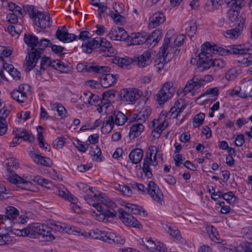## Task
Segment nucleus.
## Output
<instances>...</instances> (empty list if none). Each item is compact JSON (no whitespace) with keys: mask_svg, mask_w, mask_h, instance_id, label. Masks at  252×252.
Wrapping results in <instances>:
<instances>
[{"mask_svg":"<svg viewBox=\"0 0 252 252\" xmlns=\"http://www.w3.org/2000/svg\"><path fill=\"white\" fill-rule=\"evenodd\" d=\"M24 40L28 46V55L26 58L24 65L29 71L34 68L40 58V51L37 49L38 39L36 36L31 34H25Z\"/></svg>","mask_w":252,"mask_h":252,"instance_id":"obj_1","label":"nucleus"},{"mask_svg":"<svg viewBox=\"0 0 252 252\" xmlns=\"http://www.w3.org/2000/svg\"><path fill=\"white\" fill-rule=\"evenodd\" d=\"M240 9L231 6V8L227 12V17L231 26L234 28L227 30L224 34V36L230 39L237 38L241 33L245 24V19L239 15Z\"/></svg>","mask_w":252,"mask_h":252,"instance_id":"obj_2","label":"nucleus"},{"mask_svg":"<svg viewBox=\"0 0 252 252\" xmlns=\"http://www.w3.org/2000/svg\"><path fill=\"white\" fill-rule=\"evenodd\" d=\"M201 52L198 54V59L197 62L198 66L202 68H207L208 63H206L211 61L212 54H218L222 55L224 53V49L216 45H212L209 42L204 43L201 46Z\"/></svg>","mask_w":252,"mask_h":252,"instance_id":"obj_3","label":"nucleus"},{"mask_svg":"<svg viewBox=\"0 0 252 252\" xmlns=\"http://www.w3.org/2000/svg\"><path fill=\"white\" fill-rule=\"evenodd\" d=\"M86 69L89 71H93L95 73L102 74L100 83L104 88H108L114 84L117 80L116 76L114 74L108 73L109 68L107 66L96 65L94 64H88Z\"/></svg>","mask_w":252,"mask_h":252,"instance_id":"obj_4","label":"nucleus"},{"mask_svg":"<svg viewBox=\"0 0 252 252\" xmlns=\"http://www.w3.org/2000/svg\"><path fill=\"white\" fill-rule=\"evenodd\" d=\"M248 48H245L244 45L241 44L231 45L226 49L228 53L239 55L238 62L244 67L252 64V54L248 53Z\"/></svg>","mask_w":252,"mask_h":252,"instance_id":"obj_5","label":"nucleus"},{"mask_svg":"<svg viewBox=\"0 0 252 252\" xmlns=\"http://www.w3.org/2000/svg\"><path fill=\"white\" fill-rule=\"evenodd\" d=\"M6 165L7 167V170L8 172V174L7 175L8 181L17 185L19 187H21L22 189L23 188V185L30 183V182L21 177L15 173V170H16L19 166V163L16 159L13 158L8 159Z\"/></svg>","mask_w":252,"mask_h":252,"instance_id":"obj_6","label":"nucleus"},{"mask_svg":"<svg viewBox=\"0 0 252 252\" xmlns=\"http://www.w3.org/2000/svg\"><path fill=\"white\" fill-rule=\"evenodd\" d=\"M43 224L38 223H33L28 227V237L35 238L38 237L42 241H51L55 239L54 236L49 230L44 228Z\"/></svg>","mask_w":252,"mask_h":252,"instance_id":"obj_7","label":"nucleus"},{"mask_svg":"<svg viewBox=\"0 0 252 252\" xmlns=\"http://www.w3.org/2000/svg\"><path fill=\"white\" fill-rule=\"evenodd\" d=\"M28 11L30 16L34 20L36 26L41 29H46L51 26V18L48 14L38 11L33 5H30Z\"/></svg>","mask_w":252,"mask_h":252,"instance_id":"obj_8","label":"nucleus"},{"mask_svg":"<svg viewBox=\"0 0 252 252\" xmlns=\"http://www.w3.org/2000/svg\"><path fill=\"white\" fill-rule=\"evenodd\" d=\"M97 52L105 57H112L116 54L117 51L113 47L111 42L105 38H100Z\"/></svg>","mask_w":252,"mask_h":252,"instance_id":"obj_9","label":"nucleus"},{"mask_svg":"<svg viewBox=\"0 0 252 252\" xmlns=\"http://www.w3.org/2000/svg\"><path fill=\"white\" fill-rule=\"evenodd\" d=\"M142 95V92L139 90L133 89H124L121 92V96L123 101L133 102L139 99Z\"/></svg>","mask_w":252,"mask_h":252,"instance_id":"obj_10","label":"nucleus"},{"mask_svg":"<svg viewBox=\"0 0 252 252\" xmlns=\"http://www.w3.org/2000/svg\"><path fill=\"white\" fill-rule=\"evenodd\" d=\"M118 211L120 219L125 225L135 227H139L141 226L139 221L131 214L126 212L122 209H119Z\"/></svg>","mask_w":252,"mask_h":252,"instance_id":"obj_11","label":"nucleus"},{"mask_svg":"<svg viewBox=\"0 0 252 252\" xmlns=\"http://www.w3.org/2000/svg\"><path fill=\"white\" fill-rule=\"evenodd\" d=\"M170 42V38L166 37L164 39V43L158 52V55H159L160 57H162V60L164 61V63L169 62L174 57V47L170 46V52H166V51L168 50V44H169Z\"/></svg>","mask_w":252,"mask_h":252,"instance_id":"obj_12","label":"nucleus"},{"mask_svg":"<svg viewBox=\"0 0 252 252\" xmlns=\"http://www.w3.org/2000/svg\"><path fill=\"white\" fill-rule=\"evenodd\" d=\"M149 34L146 32H141L132 33L131 36H128L127 42L129 45H136L146 43L148 44V39Z\"/></svg>","mask_w":252,"mask_h":252,"instance_id":"obj_13","label":"nucleus"},{"mask_svg":"<svg viewBox=\"0 0 252 252\" xmlns=\"http://www.w3.org/2000/svg\"><path fill=\"white\" fill-rule=\"evenodd\" d=\"M56 38L60 41L64 42H70L77 38L74 34L69 33L65 26L59 27L56 32Z\"/></svg>","mask_w":252,"mask_h":252,"instance_id":"obj_14","label":"nucleus"},{"mask_svg":"<svg viewBox=\"0 0 252 252\" xmlns=\"http://www.w3.org/2000/svg\"><path fill=\"white\" fill-rule=\"evenodd\" d=\"M108 36L114 40H126L128 35L126 32L122 28L118 26L113 27L109 31Z\"/></svg>","mask_w":252,"mask_h":252,"instance_id":"obj_15","label":"nucleus"},{"mask_svg":"<svg viewBox=\"0 0 252 252\" xmlns=\"http://www.w3.org/2000/svg\"><path fill=\"white\" fill-rule=\"evenodd\" d=\"M147 190L148 193L155 201L160 203L163 200L162 193L159 187L154 182H149Z\"/></svg>","mask_w":252,"mask_h":252,"instance_id":"obj_16","label":"nucleus"},{"mask_svg":"<svg viewBox=\"0 0 252 252\" xmlns=\"http://www.w3.org/2000/svg\"><path fill=\"white\" fill-rule=\"evenodd\" d=\"M202 81L200 78H198L196 76H194L188 82L184 88L183 91L185 94L191 93L192 95H194L195 92L200 89L202 86H203Z\"/></svg>","mask_w":252,"mask_h":252,"instance_id":"obj_17","label":"nucleus"},{"mask_svg":"<svg viewBox=\"0 0 252 252\" xmlns=\"http://www.w3.org/2000/svg\"><path fill=\"white\" fill-rule=\"evenodd\" d=\"M76 232L85 237H91L94 239H99L105 242H107L109 234V232L102 231L97 229L91 230L89 233L81 232L80 231H76Z\"/></svg>","mask_w":252,"mask_h":252,"instance_id":"obj_18","label":"nucleus"},{"mask_svg":"<svg viewBox=\"0 0 252 252\" xmlns=\"http://www.w3.org/2000/svg\"><path fill=\"white\" fill-rule=\"evenodd\" d=\"M133 61L137 63L140 67H144L149 65L152 63L151 51L147 50L139 56L134 57Z\"/></svg>","mask_w":252,"mask_h":252,"instance_id":"obj_19","label":"nucleus"},{"mask_svg":"<svg viewBox=\"0 0 252 252\" xmlns=\"http://www.w3.org/2000/svg\"><path fill=\"white\" fill-rule=\"evenodd\" d=\"M103 203L106 206L107 208L106 209V211H104V212L102 209H98L97 211L100 213V215H102L104 217H107L108 218H113L116 216L117 212L114 209L116 207V205L113 202L107 201H105V202H104L103 201Z\"/></svg>","mask_w":252,"mask_h":252,"instance_id":"obj_20","label":"nucleus"},{"mask_svg":"<svg viewBox=\"0 0 252 252\" xmlns=\"http://www.w3.org/2000/svg\"><path fill=\"white\" fill-rule=\"evenodd\" d=\"M151 109L149 106L144 107L137 114L133 115V119L140 123L145 122L150 116Z\"/></svg>","mask_w":252,"mask_h":252,"instance_id":"obj_21","label":"nucleus"},{"mask_svg":"<svg viewBox=\"0 0 252 252\" xmlns=\"http://www.w3.org/2000/svg\"><path fill=\"white\" fill-rule=\"evenodd\" d=\"M165 20L164 14L161 12L154 13L150 18L149 27L154 28L163 23Z\"/></svg>","mask_w":252,"mask_h":252,"instance_id":"obj_22","label":"nucleus"},{"mask_svg":"<svg viewBox=\"0 0 252 252\" xmlns=\"http://www.w3.org/2000/svg\"><path fill=\"white\" fill-rule=\"evenodd\" d=\"M100 38L97 40L96 38L89 39L86 42L82 45L83 52L87 54H90L93 50L98 48Z\"/></svg>","mask_w":252,"mask_h":252,"instance_id":"obj_23","label":"nucleus"},{"mask_svg":"<svg viewBox=\"0 0 252 252\" xmlns=\"http://www.w3.org/2000/svg\"><path fill=\"white\" fill-rule=\"evenodd\" d=\"M112 118V122L118 126L123 125L127 120V117L120 111H114L112 115L108 117Z\"/></svg>","mask_w":252,"mask_h":252,"instance_id":"obj_24","label":"nucleus"},{"mask_svg":"<svg viewBox=\"0 0 252 252\" xmlns=\"http://www.w3.org/2000/svg\"><path fill=\"white\" fill-rule=\"evenodd\" d=\"M144 129V126L139 122H138L137 124L133 125L131 126L129 132V137L130 139L132 140L139 136V135H140L143 131Z\"/></svg>","mask_w":252,"mask_h":252,"instance_id":"obj_25","label":"nucleus"},{"mask_svg":"<svg viewBox=\"0 0 252 252\" xmlns=\"http://www.w3.org/2000/svg\"><path fill=\"white\" fill-rule=\"evenodd\" d=\"M5 214L4 221L13 220L19 216V212L14 207L9 206L5 208Z\"/></svg>","mask_w":252,"mask_h":252,"instance_id":"obj_26","label":"nucleus"},{"mask_svg":"<svg viewBox=\"0 0 252 252\" xmlns=\"http://www.w3.org/2000/svg\"><path fill=\"white\" fill-rule=\"evenodd\" d=\"M143 156V151L141 149L136 148L132 150L129 155V159L133 163L140 162Z\"/></svg>","mask_w":252,"mask_h":252,"instance_id":"obj_27","label":"nucleus"},{"mask_svg":"<svg viewBox=\"0 0 252 252\" xmlns=\"http://www.w3.org/2000/svg\"><path fill=\"white\" fill-rule=\"evenodd\" d=\"M158 149L155 146H151L149 148V152L150 157L148 158V155L145 158H147L149 162L152 165H156L158 164L157 161V153L158 152Z\"/></svg>","mask_w":252,"mask_h":252,"instance_id":"obj_28","label":"nucleus"},{"mask_svg":"<svg viewBox=\"0 0 252 252\" xmlns=\"http://www.w3.org/2000/svg\"><path fill=\"white\" fill-rule=\"evenodd\" d=\"M161 37V31L159 29H156L153 31L148 39V44L155 46Z\"/></svg>","mask_w":252,"mask_h":252,"instance_id":"obj_29","label":"nucleus"},{"mask_svg":"<svg viewBox=\"0 0 252 252\" xmlns=\"http://www.w3.org/2000/svg\"><path fill=\"white\" fill-rule=\"evenodd\" d=\"M106 242L109 244L122 245L125 243L126 240L122 236H117L114 233L109 232Z\"/></svg>","mask_w":252,"mask_h":252,"instance_id":"obj_30","label":"nucleus"},{"mask_svg":"<svg viewBox=\"0 0 252 252\" xmlns=\"http://www.w3.org/2000/svg\"><path fill=\"white\" fill-rule=\"evenodd\" d=\"M134 62L133 60L129 57L120 58L115 57L113 59V63L118 65L122 67H126L128 65L131 64Z\"/></svg>","mask_w":252,"mask_h":252,"instance_id":"obj_31","label":"nucleus"},{"mask_svg":"<svg viewBox=\"0 0 252 252\" xmlns=\"http://www.w3.org/2000/svg\"><path fill=\"white\" fill-rule=\"evenodd\" d=\"M85 199L87 202V203L94 206L97 210L98 209L101 210L102 209L103 212L106 211V209L107 208L106 206H105L103 202L100 203L98 202H96V201L89 195L87 196H85Z\"/></svg>","mask_w":252,"mask_h":252,"instance_id":"obj_32","label":"nucleus"},{"mask_svg":"<svg viewBox=\"0 0 252 252\" xmlns=\"http://www.w3.org/2000/svg\"><path fill=\"white\" fill-rule=\"evenodd\" d=\"M206 63L209 64L207 65L208 66V67L202 68V69H207L210 68L211 67L216 68L217 69H220L224 67L226 64L225 61L221 59H215L213 61L212 59H211V61H209L208 62H206Z\"/></svg>","mask_w":252,"mask_h":252,"instance_id":"obj_33","label":"nucleus"},{"mask_svg":"<svg viewBox=\"0 0 252 252\" xmlns=\"http://www.w3.org/2000/svg\"><path fill=\"white\" fill-rule=\"evenodd\" d=\"M112 118L106 117L102 124L101 131L103 134H107L110 132L114 127V124L112 122Z\"/></svg>","mask_w":252,"mask_h":252,"instance_id":"obj_34","label":"nucleus"},{"mask_svg":"<svg viewBox=\"0 0 252 252\" xmlns=\"http://www.w3.org/2000/svg\"><path fill=\"white\" fill-rule=\"evenodd\" d=\"M3 229L8 231V232H9L10 234V235L11 234H15L18 236H28V227L25 228L23 229H12L11 226H3Z\"/></svg>","mask_w":252,"mask_h":252,"instance_id":"obj_35","label":"nucleus"},{"mask_svg":"<svg viewBox=\"0 0 252 252\" xmlns=\"http://www.w3.org/2000/svg\"><path fill=\"white\" fill-rule=\"evenodd\" d=\"M84 94L89 97L88 102L91 105L98 106V105H100V102L102 103V98H99V96L96 94H93L90 92L85 93Z\"/></svg>","mask_w":252,"mask_h":252,"instance_id":"obj_36","label":"nucleus"},{"mask_svg":"<svg viewBox=\"0 0 252 252\" xmlns=\"http://www.w3.org/2000/svg\"><path fill=\"white\" fill-rule=\"evenodd\" d=\"M180 113V111L177 110L175 106H173L168 112L162 111L160 116L161 117H163L164 119H165V117H168L169 119H171V118H177Z\"/></svg>","mask_w":252,"mask_h":252,"instance_id":"obj_37","label":"nucleus"},{"mask_svg":"<svg viewBox=\"0 0 252 252\" xmlns=\"http://www.w3.org/2000/svg\"><path fill=\"white\" fill-rule=\"evenodd\" d=\"M126 207L130 210L131 212L133 214L142 215L143 216L147 215L145 211L140 206L133 204H127Z\"/></svg>","mask_w":252,"mask_h":252,"instance_id":"obj_38","label":"nucleus"},{"mask_svg":"<svg viewBox=\"0 0 252 252\" xmlns=\"http://www.w3.org/2000/svg\"><path fill=\"white\" fill-rule=\"evenodd\" d=\"M11 97L20 103L24 102L27 99L26 92L21 93L19 91L14 90L11 93Z\"/></svg>","mask_w":252,"mask_h":252,"instance_id":"obj_39","label":"nucleus"},{"mask_svg":"<svg viewBox=\"0 0 252 252\" xmlns=\"http://www.w3.org/2000/svg\"><path fill=\"white\" fill-rule=\"evenodd\" d=\"M51 63L52 61L50 58L46 57L41 58L40 64V70H37L36 73L37 74H41V70L44 71L49 66H51Z\"/></svg>","mask_w":252,"mask_h":252,"instance_id":"obj_40","label":"nucleus"},{"mask_svg":"<svg viewBox=\"0 0 252 252\" xmlns=\"http://www.w3.org/2000/svg\"><path fill=\"white\" fill-rule=\"evenodd\" d=\"M52 45V43L49 39L43 38L38 41L37 49L40 51V58L43 50L47 47Z\"/></svg>","mask_w":252,"mask_h":252,"instance_id":"obj_41","label":"nucleus"},{"mask_svg":"<svg viewBox=\"0 0 252 252\" xmlns=\"http://www.w3.org/2000/svg\"><path fill=\"white\" fill-rule=\"evenodd\" d=\"M157 101L160 105L164 104L168 99V95L167 92L163 90H160L159 93L156 95Z\"/></svg>","mask_w":252,"mask_h":252,"instance_id":"obj_42","label":"nucleus"},{"mask_svg":"<svg viewBox=\"0 0 252 252\" xmlns=\"http://www.w3.org/2000/svg\"><path fill=\"white\" fill-rule=\"evenodd\" d=\"M13 241V237L10 235L9 232L0 235V245H8L12 243Z\"/></svg>","mask_w":252,"mask_h":252,"instance_id":"obj_43","label":"nucleus"},{"mask_svg":"<svg viewBox=\"0 0 252 252\" xmlns=\"http://www.w3.org/2000/svg\"><path fill=\"white\" fill-rule=\"evenodd\" d=\"M17 136L23 139L25 141H28L30 142L33 141L34 139V137L32 133H29L25 129H23L21 132L17 133Z\"/></svg>","mask_w":252,"mask_h":252,"instance_id":"obj_44","label":"nucleus"},{"mask_svg":"<svg viewBox=\"0 0 252 252\" xmlns=\"http://www.w3.org/2000/svg\"><path fill=\"white\" fill-rule=\"evenodd\" d=\"M197 31L196 23L190 21L188 23V27L186 28V31L188 35L190 37L193 36Z\"/></svg>","mask_w":252,"mask_h":252,"instance_id":"obj_45","label":"nucleus"},{"mask_svg":"<svg viewBox=\"0 0 252 252\" xmlns=\"http://www.w3.org/2000/svg\"><path fill=\"white\" fill-rule=\"evenodd\" d=\"M205 116V114L203 113H200L195 115L193 121V126L194 127H197L202 125Z\"/></svg>","mask_w":252,"mask_h":252,"instance_id":"obj_46","label":"nucleus"},{"mask_svg":"<svg viewBox=\"0 0 252 252\" xmlns=\"http://www.w3.org/2000/svg\"><path fill=\"white\" fill-rule=\"evenodd\" d=\"M150 165H151V164L149 162V160H148V159L144 158L143 165V171L145 173V175L148 178H151L152 176L151 169L149 167Z\"/></svg>","mask_w":252,"mask_h":252,"instance_id":"obj_47","label":"nucleus"},{"mask_svg":"<svg viewBox=\"0 0 252 252\" xmlns=\"http://www.w3.org/2000/svg\"><path fill=\"white\" fill-rule=\"evenodd\" d=\"M117 6L121 7L123 5L122 3H118V4H115V11L117 12V13L112 14L111 16L113 18L114 21H115L116 22H120L122 21V19L124 18V17L121 16L120 14V13L122 12V9H121L119 11L118 10H117Z\"/></svg>","mask_w":252,"mask_h":252,"instance_id":"obj_48","label":"nucleus"},{"mask_svg":"<svg viewBox=\"0 0 252 252\" xmlns=\"http://www.w3.org/2000/svg\"><path fill=\"white\" fill-rule=\"evenodd\" d=\"M222 198L229 203H234L236 201V197L232 191L223 193Z\"/></svg>","mask_w":252,"mask_h":252,"instance_id":"obj_49","label":"nucleus"},{"mask_svg":"<svg viewBox=\"0 0 252 252\" xmlns=\"http://www.w3.org/2000/svg\"><path fill=\"white\" fill-rule=\"evenodd\" d=\"M51 67L56 70H58L61 72H63L65 68L64 64L60 60H56L52 61Z\"/></svg>","mask_w":252,"mask_h":252,"instance_id":"obj_50","label":"nucleus"},{"mask_svg":"<svg viewBox=\"0 0 252 252\" xmlns=\"http://www.w3.org/2000/svg\"><path fill=\"white\" fill-rule=\"evenodd\" d=\"M238 75V70L233 68L229 70L225 73V77L227 80H233L237 77Z\"/></svg>","mask_w":252,"mask_h":252,"instance_id":"obj_51","label":"nucleus"},{"mask_svg":"<svg viewBox=\"0 0 252 252\" xmlns=\"http://www.w3.org/2000/svg\"><path fill=\"white\" fill-rule=\"evenodd\" d=\"M34 161L37 163H39L46 166H50V160L49 159L46 160L45 157L40 156L36 154L35 155Z\"/></svg>","mask_w":252,"mask_h":252,"instance_id":"obj_52","label":"nucleus"},{"mask_svg":"<svg viewBox=\"0 0 252 252\" xmlns=\"http://www.w3.org/2000/svg\"><path fill=\"white\" fill-rule=\"evenodd\" d=\"M207 230L209 237L213 241H215L218 240L217 237L218 234L216 232V229L213 226L208 227Z\"/></svg>","mask_w":252,"mask_h":252,"instance_id":"obj_53","label":"nucleus"},{"mask_svg":"<svg viewBox=\"0 0 252 252\" xmlns=\"http://www.w3.org/2000/svg\"><path fill=\"white\" fill-rule=\"evenodd\" d=\"M100 105H98V107L97 108V111L100 113H106L107 109L111 106V103L110 101H102V103H100Z\"/></svg>","mask_w":252,"mask_h":252,"instance_id":"obj_54","label":"nucleus"},{"mask_svg":"<svg viewBox=\"0 0 252 252\" xmlns=\"http://www.w3.org/2000/svg\"><path fill=\"white\" fill-rule=\"evenodd\" d=\"M168 233L172 237V238L176 239L177 240H179L182 238L180 233L178 230L172 228L170 227H169Z\"/></svg>","mask_w":252,"mask_h":252,"instance_id":"obj_55","label":"nucleus"},{"mask_svg":"<svg viewBox=\"0 0 252 252\" xmlns=\"http://www.w3.org/2000/svg\"><path fill=\"white\" fill-rule=\"evenodd\" d=\"M167 127V124H165V120H164L163 122L158 124L154 129L153 132L157 133L158 135L164 130Z\"/></svg>","mask_w":252,"mask_h":252,"instance_id":"obj_56","label":"nucleus"},{"mask_svg":"<svg viewBox=\"0 0 252 252\" xmlns=\"http://www.w3.org/2000/svg\"><path fill=\"white\" fill-rule=\"evenodd\" d=\"M162 57H160L158 55V58L155 60V66L160 71L164 67V64L166 63L162 60Z\"/></svg>","mask_w":252,"mask_h":252,"instance_id":"obj_57","label":"nucleus"},{"mask_svg":"<svg viewBox=\"0 0 252 252\" xmlns=\"http://www.w3.org/2000/svg\"><path fill=\"white\" fill-rule=\"evenodd\" d=\"M229 3L231 4V6H234L235 8H237L238 9H241L242 7L245 5L243 0H231Z\"/></svg>","mask_w":252,"mask_h":252,"instance_id":"obj_58","label":"nucleus"},{"mask_svg":"<svg viewBox=\"0 0 252 252\" xmlns=\"http://www.w3.org/2000/svg\"><path fill=\"white\" fill-rule=\"evenodd\" d=\"M57 193L60 197L66 200L70 193L66 189L63 188V189H59L58 190Z\"/></svg>","mask_w":252,"mask_h":252,"instance_id":"obj_59","label":"nucleus"},{"mask_svg":"<svg viewBox=\"0 0 252 252\" xmlns=\"http://www.w3.org/2000/svg\"><path fill=\"white\" fill-rule=\"evenodd\" d=\"M57 111L59 115L62 117H66V110L65 108L60 103L57 104Z\"/></svg>","mask_w":252,"mask_h":252,"instance_id":"obj_60","label":"nucleus"},{"mask_svg":"<svg viewBox=\"0 0 252 252\" xmlns=\"http://www.w3.org/2000/svg\"><path fill=\"white\" fill-rule=\"evenodd\" d=\"M57 228L59 231H62V232H65V233H70L71 232H72L73 231H75V227H65V224H63V225H60L57 226Z\"/></svg>","mask_w":252,"mask_h":252,"instance_id":"obj_61","label":"nucleus"},{"mask_svg":"<svg viewBox=\"0 0 252 252\" xmlns=\"http://www.w3.org/2000/svg\"><path fill=\"white\" fill-rule=\"evenodd\" d=\"M10 111L5 107L2 108L0 111V121L6 123L5 119L9 114Z\"/></svg>","mask_w":252,"mask_h":252,"instance_id":"obj_62","label":"nucleus"},{"mask_svg":"<svg viewBox=\"0 0 252 252\" xmlns=\"http://www.w3.org/2000/svg\"><path fill=\"white\" fill-rule=\"evenodd\" d=\"M166 248L165 245L160 242H158L156 246L154 247V250H152L153 252H165Z\"/></svg>","mask_w":252,"mask_h":252,"instance_id":"obj_63","label":"nucleus"},{"mask_svg":"<svg viewBox=\"0 0 252 252\" xmlns=\"http://www.w3.org/2000/svg\"><path fill=\"white\" fill-rule=\"evenodd\" d=\"M88 195L91 196L95 201L96 202H98L100 203L103 202L104 201V198L101 195V194L98 192V193L92 192H88Z\"/></svg>","mask_w":252,"mask_h":252,"instance_id":"obj_64","label":"nucleus"}]
</instances>
